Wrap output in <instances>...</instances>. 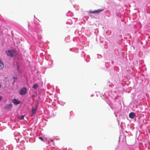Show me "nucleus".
<instances>
[{
  "label": "nucleus",
  "instance_id": "nucleus-12",
  "mask_svg": "<svg viewBox=\"0 0 150 150\" xmlns=\"http://www.w3.org/2000/svg\"><path fill=\"white\" fill-rule=\"evenodd\" d=\"M2 97L1 96H0V101H1V100L2 99Z\"/></svg>",
  "mask_w": 150,
  "mask_h": 150
},
{
  "label": "nucleus",
  "instance_id": "nucleus-13",
  "mask_svg": "<svg viewBox=\"0 0 150 150\" xmlns=\"http://www.w3.org/2000/svg\"><path fill=\"white\" fill-rule=\"evenodd\" d=\"M1 85H0V88H1Z\"/></svg>",
  "mask_w": 150,
  "mask_h": 150
},
{
  "label": "nucleus",
  "instance_id": "nucleus-9",
  "mask_svg": "<svg viewBox=\"0 0 150 150\" xmlns=\"http://www.w3.org/2000/svg\"><path fill=\"white\" fill-rule=\"evenodd\" d=\"M38 87V85L36 83L33 86V88L34 89H36Z\"/></svg>",
  "mask_w": 150,
  "mask_h": 150
},
{
  "label": "nucleus",
  "instance_id": "nucleus-5",
  "mask_svg": "<svg viewBox=\"0 0 150 150\" xmlns=\"http://www.w3.org/2000/svg\"><path fill=\"white\" fill-rule=\"evenodd\" d=\"M13 102V103L16 105L19 104L21 103V101L18 99H14L12 100Z\"/></svg>",
  "mask_w": 150,
  "mask_h": 150
},
{
  "label": "nucleus",
  "instance_id": "nucleus-4",
  "mask_svg": "<svg viewBox=\"0 0 150 150\" xmlns=\"http://www.w3.org/2000/svg\"><path fill=\"white\" fill-rule=\"evenodd\" d=\"M103 10H100V9H98L97 10H95L93 11L92 10H90L89 12L91 13H97L98 14L99 12L102 11Z\"/></svg>",
  "mask_w": 150,
  "mask_h": 150
},
{
  "label": "nucleus",
  "instance_id": "nucleus-11",
  "mask_svg": "<svg viewBox=\"0 0 150 150\" xmlns=\"http://www.w3.org/2000/svg\"><path fill=\"white\" fill-rule=\"evenodd\" d=\"M39 139H40L41 140H42V141H43V138H42V137H39Z\"/></svg>",
  "mask_w": 150,
  "mask_h": 150
},
{
  "label": "nucleus",
  "instance_id": "nucleus-1",
  "mask_svg": "<svg viewBox=\"0 0 150 150\" xmlns=\"http://www.w3.org/2000/svg\"><path fill=\"white\" fill-rule=\"evenodd\" d=\"M6 53L8 56L12 57L16 55V52L14 50H9L6 51Z\"/></svg>",
  "mask_w": 150,
  "mask_h": 150
},
{
  "label": "nucleus",
  "instance_id": "nucleus-7",
  "mask_svg": "<svg viewBox=\"0 0 150 150\" xmlns=\"http://www.w3.org/2000/svg\"><path fill=\"white\" fill-rule=\"evenodd\" d=\"M12 107V105L11 103L7 105L5 107L6 109H8L11 108Z\"/></svg>",
  "mask_w": 150,
  "mask_h": 150
},
{
  "label": "nucleus",
  "instance_id": "nucleus-10",
  "mask_svg": "<svg viewBox=\"0 0 150 150\" xmlns=\"http://www.w3.org/2000/svg\"><path fill=\"white\" fill-rule=\"evenodd\" d=\"M24 116V115H22L21 116H19V119L21 120H22L23 119Z\"/></svg>",
  "mask_w": 150,
  "mask_h": 150
},
{
  "label": "nucleus",
  "instance_id": "nucleus-2",
  "mask_svg": "<svg viewBox=\"0 0 150 150\" xmlns=\"http://www.w3.org/2000/svg\"><path fill=\"white\" fill-rule=\"evenodd\" d=\"M38 109V106L37 105H35V106L34 107H33L32 108V114H31V116H33V115L35 114L36 113V111H37Z\"/></svg>",
  "mask_w": 150,
  "mask_h": 150
},
{
  "label": "nucleus",
  "instance_id": "nucleus-3",
  "mask_svg": "<svg viewBox=\"0 0 150 150\" xmlns=\"http://www.w3.org/2000/svg\"><path fill=\"white\" fill-rule=\"evenodd\" d=\"M27 92V90L25 88H23L20 91L19 94L21 95H25Z\"/></svg>",
  "mask_w": 150,
  "mask_h": 150
},
{
  "label": "nucleus",
  "instance_id": "nucleus-8",
  "mask_svg": "<svg viewBox=\"0 0 150 150\" xmlns=\"http://www.w3.org/2000/svg\"><path fill=\"white\" fill-rule=\"evenodd\" d=\"M4 67V64L0 59V69H2Z\"/></svg>",
  "mask_w": 150,
  "mask_h": 150
},
{
  "label": "nucleus",
  "instance_id": "nucleus-6",
  "mask_svg": "<svg viewBox=\"0 0 150 150\" xmlns=\"http://www.w3.org/2000/svg\"><path fill=\"white\" fill-rule=\"evenodd\" d=\"M135 114L133 112H132L129 114V117L132 119H133L135 116Z\"/></svg>",
  "mask_w": 150,
  "mask_h": 150
}]
</instances>
